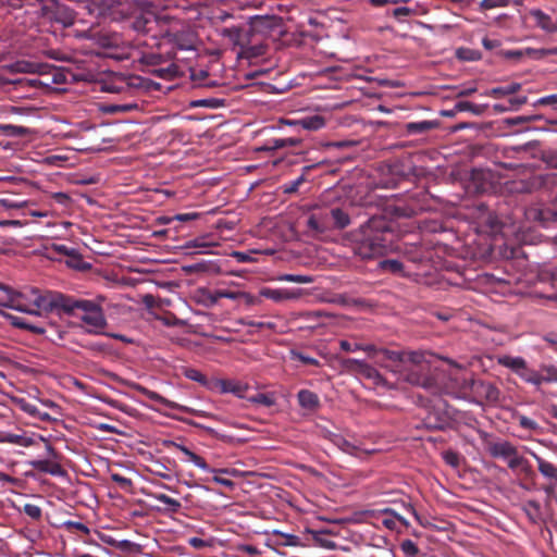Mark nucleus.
<instances>
[{
  "instance_id": "40",
  "label": "nucleus",
  "mask_w": 557,
  "mask_h": 557,
  "mask_svg": "<svg viewBox=\"0 0 557 557\" xmlns=\"http://www.w3.org/2000/svg\"><path fill=\"white\" fill-rule=\"evenodd\" d=\"M305 174L298 176L296 180L286 182L282 185V190L284 194H295L299 190V187L306 182Z\"/></svg>"
},
{
  "instance_id": "64",
  "label": "nucleus",
  "mask_w": 557,
  "mask_h": 557,
  "mask_svg": "<svg viewBox=\"0 0 557 557\" xmlns=\"http://www.w3.org/2000/svg\"><path fill=\"white\" fill-rule=\"evenodd\" d=\"M528 102V98L525 96L515 97L509 99V103L513 109L520 108L522 104Z\"/></svg>"
},
{
  "instance_id": "34",
  "label": "nucleus",
  "mask_w": 557,
  "mask_h": 557,
  "mask_svg": "<svg viewBox=\"0 0 557 557\" xmlns=\"http://www.w3.org/2000/svg\"><path fill=\"white\" fill-rule=\"evenodd\" d=\"M339 347L342 350L346 351V352H350V351H357V350H363V351H367L369 355L371 354L372 350H374V345H361V344H358V343H350L348 341H341L339 342Z\"/></svg>"
},
{
  "instance_id": "45",
  "label": "nucleus",
  "mask_w": 557,
  "mask_h": 557,
  "mask_svg": "<svg viewBox=\"0 0 557 557\" xmlns=\"http://www.w3.org/2000/svg\"><path fill=\"white\" fill-rule=\"evenodd\" d=\"M51 250L62 256H69L75 260H81L76 249L70 248L66 245H52Z\"/></svg>"
},
{
  "instance_id": "15",
  "label": "nucleus",
  "mask_w": 557,
  "mask_h": 557,
  "mask_svg": "<svg viewBox=\"0 0 557 557\" xmlns=\"http://www.w3.org/2000/svg\"><path fill=\"white\" fill-rule=\"evenodd\" d=\"M222 36L227 38L234 46L243 49L246 44L250 42V35L248 29L239 26H232L223 28L221 32Z\"/></svg>"
},
{
  "instance_id": "32",
  "label": "nucleus",
  "mask_w": 557,
  "mask_h": 557,
  "mask_svg": "<svg viewBox=\"0 0 557 557\" xmlns=\"http://www.w3.org/2000/svg\"><path fill=\"white\" fill-rule=\"evenodd\" d=\"M0 131L11 137H24L30 133L27 127L13 124H0Z\"/></svg>"
},
{
  "instance_id": "26",
  "label": "nucleus",
  "mask_w": 557,
  "mask_h": 557,
  "mask_svg": "<svg viewBox=\"0 0 557 557\" xmlns=\"http://www.w3.org/2000/svg\"><path fill=\"white\" fill-rule=\"evenodd\" d=\"M7 317L13 326L21 330H27L34 334H44L46 332L42 326L30 324L24 318L12 314H8Z\"/></svg>"
},
{
  "instance_id": "31",
  "label": "nucleus",
  "mask_w": 557,
  "mask_h": 557,
  "mask_svg": "<svg viewBox=\"0 0 557 557\" xmlns=\"http://www.w3.org/2000/svg\"><path fill=\"white\" fill-rule=\"evenodd\" d=\"M260 294L274 301H282L294 297V295L286 289L263 288Z\"/></svg>"
},
{
  "instance_id": "5",
  "label": "nucleus",
  "mask_w": 557,
  "mask_h": 557,
  "mask_svg": "<svg viewBox=\"0 0 557 557\" xmlns=\"http://www.w3.org/2000/svg\"><path fill=\"white\" fill-rule=\"evenodd\" d=\"M430 366L423 360V355L416 351L407 354V360L400 366L397 373L400 374L406 382L417 385L426 386L429 383Z\"/></svg>"
},
{
  "instance_id": "50",
  "label": "nucleus",
  "mask_w": 557,
  "mask_h": 557,
  "mask_svg": "<svg viewBox=\"0 0 557 557\" xmlns=\"http://www.w3.org/2000/svg\"><path fill=\"white\" fill-rule=\"evenodd\" d=\"M510 0H482L480 2V8L482 10H492L495 8H502L509 4Z\"/></svg>"
},
{
  "instance_id": "57",
  "label": "nucleus",
  "mask_w": 557,
  "mask_h": 557,
  "mask_svg": "<svg viewBox=\"0 0 557 557\" xmlns=\"http://www.w3.org/2000/svg\"><path fill=\"white\" fill-rule=\"evenodd\" d=\"M355 145H356L355 141L338 140V141H329L324 146H325V148H329V149H331V148L344 149V148L351 147Z\"/></svg>"
},
{
  "instance_id": "14",
  "label": "nucleus",
  "mask_w": 557,
  "mask_h": 557,
  "mask_svg": "<svg viewBox=\"0 0 557 557\" xmlns=\"http://www.w3.org/2000/svg\"><path fill=\"white\" fill-rule=\"evenodd\" d=\"M297 400L307 414L315 413L321 408L320 397L310 389H300L297 393Z\"/></svg>"
},
{
  "instance_id": "3",
  "label": "nucleus",
  "mask_w": 557,
  "mask_h": 557,
  "mask_svg": "<svg viewBox=\"0 0 557 557\" xmlns=\"http://www.w3.org/2000/svg\"><path fill=\"white\" fill-rule=\"evenodd\" d=\"M42 301L46 308L54 309V312L59 314L63 313L73 317L87 314V312H90L98 304L94 300L75 298L60 292L49 294Z\"/></svg>"
},
{
  "instance_id": "27",
  "label": "nucleus",
  "mask_w": 557,
  "mask_h": 557,
  "mask_svg": "<svg viewBox=\"0 0 557 557\" xmlns=\"http://www.w3.org/2000/svg\"><path fill=\"white\" fill-rule=\"evenodd\" d=\"M267 52V46L263 44H256L251 45V41L249 44H246L243 49L239 51L238 57L245 58V59H253L261 57L265 54Z\"/></svg>"
},
{
  "instance_id": "35",
  "label": "nucleus",
  "mask_w": 557,
  "mask_h": 557,
  "mask_svg": "<svg viewBox=\"0 0 557 557\" xmlns=\"http://www.w3.org/2000/svg\"><path fill=\"white\" fill-rule=\"evenodd\" d=\"M242 297L248 298L250 297L249 294L245 292H234V290H216L214 297H212V302H216L220 298H227L232 300L239 299Z\"/></svg>"
},
{
  "instance_id": "55",
  "label": "nucleus",
  "mask_w": 557,
  "mask_h": 557,
  "mask_svg": "<svg viewBox=\"0 0 557 557\" xmlns=\"http://www.w3.org/2000/svg\"><path fill=\"white\" fill-rule=\"evenodd\" d=\"M437 437L434 436H426L421 438V448L425 451L432 450V449H441L436 446Z\"/></svg>"
},
{
  "instance_id": "51",
  "label": "nucleus",
  "mask_w": 557,
  "mask_h": 557,
  "mask_svg": "<svg viewBox=\"0 0 557 557\" xmlns=\"http://www.w3.org/2000/svg\"><path fill=\"white\" fill-rule=\"evenodd\" d=\"M293 357L297 360H299L300 362H302L304 364H309V366H314V367H319L320 366V362L318 359L313 358V357H310V356H307L302 352H298V351H293Z\"/></svg>"
},
{
  "instance_id": "47",
  "label": "nucleus",
  "mask_w": 557,
  "mask_h": 557,
  "mask_svg": "<svg viewBox=\"0 0 557 557\" xmlns=\"http://www.w3.org/2000/svg\"><path fill=\"white\" fill-rule=\"evenodd\" d=\"M381 268L391 273H399L404 269V264L395 259H387L381 262Z\"/></svg>"
},
{
  "instance_id": "54",
  "label": "nucleus",
  "mask_w": 557,
  "mask_h": 557,
  "mask_svg": "<svg viewBox=\"0 0 557 557\" xmlns=\"http://www.w3.org/2000/svg\"><path fill=\"white\" fill-rule=\"evenodd\" d=\"M185 375H186V377H188L189 380H193V381L198 382V383H200V384H203V385H205V384L207 383V379H206V376H205L200 371H198V370H196V369H191V368H190V369H187V370L185 371Z\"/></svg>"
},
{
  "instance_id": "37",
  "label": "nucleus",
  "mask_w": 557,
  "mask_h": 557,
  "mask_svg": "<svg viewBox=\"0 0 557 557\" xmlns=\"http://www.w3.org/2000/svg\"><path fill=\"white\" fill-rule=\"evenodd\" d=\"M539 463L541 473L547 478L555 479L557 481V468L549 462H546L539 458L537 455H533Z\"/></svg>"
},
{
  "instance_id": "39",
  "label": "nucleus",
  "mask_w": 557,
  "mask_h": 557,
  "mask_svg": "<svg viewBox=\"0 0 557 557\" xmlns=\"http://www.w3.org/2000/svg\"><path fill=\"white\" fill-rule=\"evenodd\" d=\"M151 496H153L156 499L166 504L169 506V508H166V510H169L173 513L178 512V510L182 507L181 503L177 499H173V498L166 496L165 494H152Z\"/></svg>"
},
{
  "instance_id": "28",
  "label": "nucleus",
  "mask_w": 557,
  "mask_h": 557,
  "mask_svg": "<svg viewBox=\"0 0 557 557\" xmlns=\"http://www.w3.org/2000/svg\"><path fill=\"white\" fill-rule=\"evenodd\" d=\"M421 210L422 207L418 206L416 202L397 205L394 208V212L398 218H412L417 215Z\"/></svg>"
},
{
  "instance_id": "43",
  "label": "nucleus",
  "mask_w": 557,
  "mask_h": 557,
  "mask_svg": "<svg viewBox=\"0 0 557 557\" xmlns=\"http://www.w3.org/2000/svg\"><path fill=\"white\" fill-rule=\"evenodd\" d=\"M251 403L262 405L264 407H272L275 404V398L271 394L258 393L249 399Z\"/></svg>"
},
{
  "instance_id": "42",
  "label": "nucleus",
  "mask_w": 557,
  "mask_h": 557,
  "mask_svg": "<svg viewBox=\"0 0 557 557\" xmlns=\"http://www.w3.org/2000/svg\"><path fill=\"white\" fill-rule=\"evenodd\" d=\"M455 110L459 112L470 111L475 115H480L483 113V108L481 106L474 104L470 101H458L455 104Z\"/></svg>"
},
{
  "instance_id": "19",
  "label": "nucleus",
  "mask_w": 557,
  "mask_h": 557,
  "mask_svg": "<svg viewBox=\"0 0 557 557\" xmlns=\"http://www.w3.org/2000/svg\"><path fill=\"white\" fill-rule=\"evenodd\" d=\"M530 15L535 20L536 25L547 33L557 32V23L553 18L540 9L530 11Z\"/></svg>"
},
{
  "instance_id": "16",
  "label": "nucleus",
  "mask_w": 557,
  "mask_h": 557,
  "mask_svg": "<svg viewBox=\"0 0 557 557\" xmlns=\"http://www.w3.org/2000/svg\"><path fill=\"white\" fill-rule=\"evenodd\" d=\"M34 468L40 472L49 473L54 476L65 475V470L62 468L59 461L54 459H41L33 461Z\"/></svg>"
},
{
  "instance_id": "49",
  "label": "nucleus",
  "mask_w": 557,
  "mask_h": 557,
  "mask_svg": "<svg viewBox=\"0 0 557 557\" xmlns=\"http://www.w3.org/2000/svg\"><path fill=\"white\" fill-rule=\"evenodd\" d=\"M23 512L34 520H39L42 515L41 508L34 504H25L23 506Z\"/></svg>"
},
{
  "instance_id": "30",
  "label": "nucleus",
  "mask_w": 557,
  "mask_h": 557,
  "mask_svg": "<svg viewBox=\"0 0 557 557\" xmlns=\"http://www.w3.org/2000/svg\"><path fill=\"white\" fill-rule=\"evenodd\" d=\"M175 469V463L168 462L166 465L160 463L159 461L151 459L148 466V470L163 478H170L171 472Z\"/></svg>"
},
{
  "instance_id": "44",
  "label": "nucleus",
  "mask_w": 557,
  "mask_h": 557,
  "mask_svg": "<svg viewBox=\"0 0 557 557\" xmlns=\"http://www.w3.org/2000/svg\"><path fill=\"white\" fill-rule=\"evenodd\" d=\"M280 280L297 284H310L313 282L312 276L300 274H284L280 276Z\"/></svg>"
},
{
  "instance_id": "10",
  "label": "nucleus",
  "mask_w": 557,
  "mask_h": 557,
  "mask_svg": "<svg viewBox=\"0 0 557 557\" xmlns=\"http://www.w3.org/2000/svg\"><path fill=\"white\" fill-rule=\"evenodd\" d=\"M307 226L311 232L323 234L334 230L331 220V206L314 207L313 212L308 216Z\"/></svg>"
},
{
  "instance_id": "20",
  "label": "nucleus",
  "mask_w": 557,
  "mask_h": 557,
  "mask_svg": "<svg viewBox=\"0 0 557 557\" xmlns=\"http://www.w3.org/2000/svg\"><path fill=\"white\" fill-rule=\"evenodd\" d=\"M216 386L222 393H232L238 397H244L248 386L233 380H219Z\"/></svg>"
},
{
  "instance_id": "33",
  "label": "nucleus",
  "mask_w": 557,
  "mask_h": 557,
  "mask_svg": "<svg viewBox=\"0 0 557 557\" xmlns=\"http://www.w3.org/2000/svg\"><path fill=\"white\" fill-rule=\"evenodd\" d=\"M0 442L17 444L20 446H27L30 444L32 440L20 434L0 433Z\"/></svg>"
},
{
  "instance_id": "52",
  "label": "nucleus",
  "mask_w": 557,
  "mask_h": 557,
  "mask_svg": "<svg viewBox=\"0 0 557 557\" xmlns=\"http://www.w3.org/2000/svg\"><path fill=\"white\" fill-rule=\"evenodd\" d=\"M517 421L522 429L528 431L536 430L539 428L537 423L533 419L525 416H518Z\"/></svg>"
},
{
  "instance_id": "59",
  "label": "nucleus",
  "mask_w": 557,
  "mask_h": 557,
  "mask_svg": "<svg viewBox=\"0 0 557 557\" xmlns=\"http://www.w3.org/2000/svg\"><path fill=\"white\" fill-rule=\"evenodd\" d=\"M413 11L407 7H399L393 10V16L400 20L401 17L409 16Z\"/></svg>"
},
{
  "instance_id": "46",
  "label": "nucleus",
  "mask_w": 557,
  "mask_h": 557,
  "mask_svg": "<svg viewBox=\"0 0 557 557\" xmlns=\"http://www.w3.org/2000/svg\"><path fill=\"white\" fill-rule=\"evenodd\" d=\"M12 401L16 404L24 412L30 414L32 417L40 416L38 408L25 399H13Z\"/></svg>"
},
{
  "instance_id": "63",
  "label": "nucleus",
  "mask_w": 557,
  "mask_h": 557,
  "mask_svg": "<svg viewBox=\"0 0 557 557\" xmlns=\"http://www.w3.org/2000/svg\"><path fill=\"white\" fill-rule=\"evenodd\" d=\"M161 61V57L159 54H146L143 57V62L146 64L156 65L159 64Z\"/></svg>"
},
{
  "instance_id": "18",
  "label": "nucleus",
  "mask_w": 557,
  "mask_h": 557,
  "mask_svg": "<svg viewBox=\"0 0 557 557\" xmlns=\"http://www.w3.org/2000/svg\"><path fill=\"white\" fill-rule=\"evenodd\" d=\"M132 388L137 391L141 395L146 396L147 398H149L151 400H154V401H158L160 404L166 405L170 408L185 410V407L178 406L176 403H172V401L166 400V398H164L163 396H161L157 392L150 391V389H148L147 387H145V386H143L140 384L133 383L132 384Z\"/></svg>"
},
{
  "instance_id": "53",
  "label": "nucleus",
  "mask_w": 557,
  "mask_h": 557,
  "mask_svg": "<svg viewBox=\"0 0 557 557\" xmlns=\"http://www.w3.org/2000/svg\"><path fill=\"white\" fill-rule=\"evenodd\" d=\"M443 459L453 469H459L463 461L461 455H443Z\"/></svg>"
},
{
  "instance_id": "7",
  "label": "nucleus",
  "mask_w": 557,
  "mask_h": 557,
  "mask_svg": "<svg viewBox=\"0 0 557 557\" xmlns=\"http://www.w3.org/2000/svg\"><path fill=\"white\" fill-rule=\"evenodd\" d=\"M497 363L510 369L527 383H539L541 381L539 372L529 368L522 357H512L509 355L500 356L497 358Z\"/></svg>"
},
{
  "instance_id": "60",
  "label": "nucleus",
  "mask_w": 557,
  "mask_h": 557,
  "mask_svg": "<svg viewBox=\"0 0 557 557\" xmlns=\"http://www.w3.org/2000/svg\"><path fill=\"white\" fill-rule=\"evenodd\" d=\"M544 491L549 499H554L557 503V483L546 485Z\"/></svg>"
},
{
  "instance_id": "61",
  "label": "nucleus",
  "mask_w": 557,
  "mask_h": 557,
  "mask_svg": "<svg viewBox=\"0 0 557 557\" xmlns=\"http://www.w3.org/2000/svg\"><path fill=\"white\" fill-rule=\"evenodd\" d=\"M321 533L314 535V541L318 542L322 547L333 549L336 547L335 543L331 540H324L320 537Z\"/></svg>"
},
{
  "instance_id": "25",
  "label": "nucleus",
  "mask_w": 557,
  "mask_h": 557,
  "mask_svg": "<svg viewBox=\"0 0 557 557\" xmlns=\"http://www.w3.org/2000/svg\"><path fill=\"white\" fill-rule=\"evenodd\" d=\"M521 89L520 83H511L506 86H499L494 87L485 92V96L492 97V98H503L509 95H513L518 92Z\"/></svg>"
},
{
  "instance_id": "21",
  "label": "nucleus",
  "mask_w": 557,
  "mask_h": 557,
  "mask_svg": "<svg viewBox=\"0 0 557 557\" xmlns=\"http://www.w3.org/2000/svg\"><path fill=\"white\" fill-rule=\"evenodd\" d=\"M288 124L299 125L304 129L308 131H318L324 127L325 119L322 115L314 114L310 116H305L297 121L288 122Z\"/></svg>"
},
{
  "instance_id": "13",
  "label": "nucleus",
  "mask_w": 557,
  "mask_h": 557,
  "mask_svg": "<svg viewBox=\"0 0 557 557\" xmlns=\"http://www.w3.org/2000/svg\"><path fill=\"white\" fill-rule=\"evenodd\" d=\"M277 26V18L274 15H255L249 18V35L267 34Z\"/></svg>"
},
{
  "instance_id": "6",
  "label": "nucleus",
  "mask_w": 557,
  "mask_h": 557,
  "mask_svg": "<svg viewBox=\"0 0 557 557\" xmlns=\"http://www.w3.org/2000/svg\"><path fill=\"white\" fill-rule=\"evenodd\" d=\"M171 22L168 15H159L153 11H141L129 21V26L135 32L144 35L160 37L163 28Z\"/></svg>"
},
{
  "instance_id": "56",
  "label": "nucleus",
  "mask_w": 557,
  "mask_h": 557,
  "mask_svg": "<svg viewBox=\"0 0 557 557\" xmlns=\"http://www.w3.org/2000/svg\"><path fill=\"white\" fill-rule=\"evenodd\" d=\"M63 525L67 529V530H71V529H75L84 534H89V528L82 523V522H78V521H65L63 523Z\"/></svg>"
},
{
  "instance_id": "4",
  "label": "nucleus",
  "mask_w": 557,
  "mask_h": 557,
  "mask_svg": "<svg viewBox=\"0 0 557 557\" xmlns=\"http://www.w3.org/2000/svg\"><path fill=\"white\" fill-rule=\"evenodd\" d=\"M49 294H57L55 290H40L38 288H30L24 292H15L13 301L11 304L12 309L29 313L38 314L39 311L54 312V309H49L44 306V298Z\"/></svg>"
},
{
  "instance_id": "9",
  "label": "nucleus",
  "mask_w": 557,
  "mask_h": 557,
  "mask_svg": "<svg viewBox=\"0 0 557 557\" xmlns=\"http://www.w3.org/2000/svg\"><path fill=\"white\" fill-rule=\"evenodd\" d=\"M409 351H396L385 348H376L371 351L370 356L375 359V362L383 368L389 369L393 372L398 371L400 366L407 360V354Z\"/></svg>"
},
{
  "instance_id": "62",
  "label": "nucleus",
  "mask_w": 557,
  "mask_h": 557,
  "mask_svg": "<svg viewBox=\"0 0 557 557\" xmlns=\"http://www.w3.org/2000/svg\"><path fill=\"white\" fill-rule=\"evenodd\" d=\"M528 54L532 55L534 59H542L547 55V49H527L525 50Z\"/></svg>"
},
{
  "instance_id": "38",
  "label": "nucleus",
  "mask_w": 557,
  "mask_h": 557,
  "mask_svg": "<svg viewBox=\"0 0 557 557\" xmlns=\"http://www.w3.org/2000/svg\"><path fill=\"white\" fill-rule=\"evenodd\" d=\"M542 371L545 374L539 373V377L541 381L539 383H532L535 386H541L544 382H552L557 380V368L554 366L543 367Z\"/></svg>"
},
{
  "instance_id": "8",
  "label": "nucleus",
  "mask_w": 557,
  "mask_h": 557,
  "mask_svg": "<svg viewBox=\"0 0 557 557\" xmlns=\"http://www.w3.org/2000/svg\"><path fill=\"white\" fill-rule=\"evenodd\" d=\"M525 216L529 221L537 222L543 227H549L557 222V197L550 205L537 203L525 210Z\"/></svg>"
},
{
  "instance_id": "36",
  "label": "nucleus",
  "mask_w": 557,
  "mask_h": 557,
  "mask_svg": "<svg viewBox=\"0 0 557 557\" xmlns=\"http://www.w3.org/2000/svg\"><path fill=\"white\" fill-rule=\"evenodd\" d=\"M138 104L136 102L123 103V104H109L106 107V112L115 114V113H125L134 110H138Z\"/></svg>"
},
{
  "instance_id": "58",
  "label": "nucleus",
  "mask_w": 557,
  "mask_h": 557,
  "mask_svg": "<svg viewBox=\"0 0 557 557\" xmlns=\"http://www.w3.org/2000/svg\"><path fill=\"white\" fill-rule=\"evenodd\" d=\"M536 119H537V116H535V115L516 116V117L508 119L507 122L510 125H518V124L529 123V122L534 121Z\"/></svg>"
},
{
  "instance_id": "41",
  "label": "nucleus",
  "mask_w": 557,
  "mask_h": 557,
  "mask_svg": "<svg viewBox=\"0 0 557 557\" xmlns=\"http://www.w3.org/2000/svg\"><path fill=\"white\" fill-rule=\"evenodd\" d=\"M14 293L15 290L9 286L0 284V306L10 308L13 301Z\"/></svg>"
},
{
  "instance_id": "48",
  "label": "nucleus",
  "mask_w": 557,
  "mask_h": 557,
  "mask_svg": "<svg viewBox=\"0 0 557 557\" xmlns=\"http://www.w3.org/2000/svg\"><path fill=\"white\" fill-rule=\"evenodd\" d=\"M400 549L408 557H414L419 553L417 544L411 540H404L400 544Z\"/></svg>"
},
{
  "instance_id": "11",
  "label": "nucleus",
  "mask_w": 557,
  "mask_h": 557,
  "mask_svg": "<svg viewBox=\"0 0 557 557\" xmlns=\"http://www.w3.org/2000/svg\"><path fill=\"white\" fill-rule=\"evenodd\" d=\"M345 368L364 379L372 381L374 385H385L386 381L381 373L369 363L358 359H347L344 362Z\"/></svg>"
},
{
  "instance_id": "2",
  "label": "nucleus",
  "mask_w": 557,
  "mask_h": 557,
  "mask_svg": "<svg viewBox=\"0 0 557 557\" xmlns=\"http://www.w3.org/2000/svg\"><path fill=\"white\" fill-rule=\"evenodd\" d=\"M160 37L175 52L185 51L196 55L198 35L189 26L181 24L171 17V22L163 28Z\"/></svg>"
},
{
  "instance_id": "12",
  "label": "nucleus",
  "mask_w": 557,
  "mask_h": 557,
  "mask_svg": "<svg viewBox=\"0 0 557 557\" xmlns=\"http://www.w3.org/2000/svg\"><path fill=\"white\" fill-rule=\"evenodd\" d=\"M78 318L89 326L87 330L89 334H100L101 330L107 326V319L99 304L90 312L79 314Z\"/></svg>"
},
{
  "instance_id": "24",
  "label": "nucleus",
  "mask_w": 557,
  "mask_h": 557,
  "mask_svg": "<svg viewBox=\"0 0 557 557\" xmlns=\"http://www.w3.org/2000/svg\"><path fill=\"white\" fill-rule=\"evenodd\" d=\"M382 512L386 516L382 519V523L389 530H396L397 522H400L405 527L409 525V522L403 516L396 513L394 509L386 508Z\"/></svg>"
},
{
  "instance_id": "1",
  "label": "nucleus",
  "mask_w": 557,
  "mask_h": 557,
  "mask_svg": "<svg viewBox=\"0 0 557 557\" xmlns=\"http://www.w3.org/2000/svg\"><path fill=\"white\" fill-rule=\"evenodd\" d=\"M392 230L382 216H372L360 226V238L354 250L362 259H373L384 256L391 246Z\"/></svg>"
},
{
  "instance_id": "22",
  "label": "nucleus",
  "mask_w": 557,
  "mask_h": 557,
  "mask_svg": "<svg viewBox=\"0 0 557 557\" xmlns=\"http://www.w3.org/2000/svg\"><path fill=\"white\" fill-rule=\"evenodd\" d=\"M300 143H301V139L298 137L272 138V139L267 140V143L264 144L262 149L270 151V150L282 149L285 147H296Z\"/></svg>"
},
{
  "instance_id": "29",
  "label": "nucleus",
  "mask_w": 557,
  "mask_h": 557,
  "mask_svg": "<svg viewBox=\"0 0 557 557\" xmlns=\"http://www.w3.org/2000/svg\"><path fill=\"white\" fill-rule=\"evenodd\" d=\"M504 460L513 470H527V462L522 455H495Z\"/></svg>"
},
{
  "instance_id": "17",
  "label": "nucleus",
  "mask_w": 557,
  "mask_h": 557,
  "mask_svg": "<svg viewBox=\"0 0 557 557\" xmlns=\"http://www.w3.org/2000/svg\"><path fill=\"white\" fill-rule=\"evenodd\" d=\"M331 220L334 230H344L351 222L349 212L339 206H331Z\"/></svg>"
},
{
  "instance_id": "23",
  "label": "nucleus",
  "mask_w": 557,
  "mask_h": 557,
  "mask_svg": "<svg viewBox=\"0 0 557 557\" xmlns=\"http://www.w3.org/2000/svg\"><path fill=\"white\" fill-rule=\"evenodd\" d=\"M437 126L436 122L433 121H419L406 123L404 129L409 135L424 134Z\"/></svg>"
}]
</instances>
